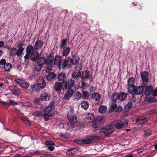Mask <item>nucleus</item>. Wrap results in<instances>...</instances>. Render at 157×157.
I'll return each instance as SVG.
<instances>
[{"label": "nucleus", "mask_w": 157, "mask_h": 157, "mask_svg": "<svg viewBox=\"0 0 157 157\" xmlns=\"http://www.w3.org/2000/svg\"><path fill=\"white\" fill-rule=\"evenodd\" d=\"M49 106L51 108V110H53L55 108V102L54 101H52L49 104Z\"/></svg>", "instance_id": "57"}, {"label": "nucleus", "mask_w": 157, "mask_h": 157, "mask_svg": "<svg viewBox=\"0 0 157 157\" xmlns=\"http://www.w3.org/2000/svg\"><path fill=\"white\" fill-rule=\"evenodd\" d=\"M91 78L90 75L89 71L88 70H86L81 73V79L82 80H86Z\"/></svg>", "instance_id": "11"}, {"label": "nucleus", "mask_w": 157, "mask_h": 157, "mask_svg": "<svg viewBox=\"0 0 157 157\" xmlns=\"http://www.w3.org/2000/svg\"><path fill=\"white\" fill-rule=\"evenodd\" d=\"M63 83L62 82H56L54 85V88L55 91L58 93H60L61 91L63 88Z\"/></svg>", "instance_id": "7"}, {"label": "nucleus", "mask_w": 157, "mask_h": 157, "mask_svg": "<svg viewBox=\"0 0 157 157\" xmlns=\"http://www.w3.org/2000/svg\"><path fill=\"white\" fill-rule=\"evenodd\" d=\"M3 65H4V68L6 71H9L12 68V65L10 63H6V61L5 59V62Z\"/></svg>", "instance_id": "23"}, {"label": "nucleus", "mask_w": 157, "mask_h": 157, "mask_svg": "<svg viewBox=\"0 0 157 157\" xmlns=\"http://www.w3.org/2000/svg\"><path fill=\"white\" fill-rule=\"evenodd\" d=\"M67 62V64H68V66H67V67H70L71 65L73 64V59L72 58L69 57L67 58L66 59Z\"/></svg>", "instance_id": "35"}, {"label": "nucleus", "mask_w": 157, "mask_h": 157, "mask_svg": "<svg viewBox=\"0 0 157 157\" xmlns=\"http://www.w3.org/2000/svg\"><path fill=\"white\" fill-rule=\"evenodd\" d=\"M37 75V72H32L30 75V77L31 78H35V77H36Z\"/></svg>", "instance_id": "56"}, {"label": "nucleus", "mask_w": 157, "mask_h": 157, "mask_svg": "<svg viewBox=\"0 0 157 157\" xmlns=\"http://www.w3.org/2000/svg\"><path fill=\"white\" fill-rule=\"evenodd\" d=\"M147 113L149 115H152L154 114L157 113V108L150 109L147 111Z\"/></svg>", "instance_id": "41"}, {"label": "nucleus", "mask_w": 157, "mask_h": 157, "mask_svg": "<svg viewBox=\"0 0 157 157\" xmlns=\"http://www.w3.org/2000/svg\"><path fill=\"white\" fill-rule=\"evenodd\" d=\"M43 116H44V120L45 121H47L49 120V116H48V113H44L43 114Z\"/></svg>", "instance_id": "61"}, {"label": "nucleus", "mask_w": 157, "mask_h": 157, "mask_svg": "<svg viewBox=\"0 0 157 157\" xmlns=\"http://www.w3.org/2000/svg\"><path fill=\"white\" fill-rule=\"evenodd\" d=\"M41 65L40 64H37V65H35V69L36 71H40L41 69Z\"/></svg>", "instance_id": "54"}, {"label": "nucleus", "mask_w": 157, "mask_h": 157, "mask_svg": "<svg viewBox=\"0 0 157 157\" xmlns=\"http://www.w3.org/2000/svg\"><path fill=\"white\" fill-rule=\"evenodd\" d=\"M76 122H69L67 123H65V126L66 128L68 130H72L73 129L74 123H75Z\"/></svg>", "instance_id": "21"}, {"label": "nucleus", "mask_w": 157, "mask_h": 157, "mask_svg": "<svg viewBox=\"0 0 157 157\" xmlns=\"http://www.w3.org/2000/svg\"><path fill=\"white\" fill-rule=\"evenodd\" d=\"M82 97V94L80 92L77 91L74 95L73 99L74 101H78Z\"/></svg>", "instance_id": "26"}, {"label": "nucleus", "mask_w": 157, "mask_h": 157, "mask_svg": "<svg viewBox=\"0 0 157 157\" xmlns=\"http://www.w3.org/2000/svg\"><path fill=\"white\" fill-rule=\"evenodd\" d=\"M37 64H40L41 65V67H42L43 65L44 64L45 58L44 57H39L37 58Z\"/></svg>", "instance_id": "32"}, {"label": "nucleus", "mask_w": 157, "mask_h": 157, "mask_svg": "<svg viewBox=\"0 0 157 157\" xmlns=\"http://www.w3.org/2000/svg\"><path fill=\"white\" fill-rule=\"evenodd\" d=\"M51 108L50 107V105H48V106H47L45 109L43 110V112H48L50 113L52 111Z\"/></svg>", "instance_id": "55"}, {"label": "nucleus", "mask_w": 157, "mask_h": 157, "mask_svg": "<svg viewBox=\"0 0 157 157\" xmlns=\"http://www.w3.org/2000/svg\"><path fill=\"white\" fill-rule=\"evenodd\" d=\"M141 76L143 81L147 82L148 79V74L147 72H144L141 74Z\"/></svg>", "instance_id": "22"}, {"label": "nucleus", "mask_w": 157, "mask_h": 157, "mask_svg": "<svg viewBox=\"0 0 157 157\" xmlns=\"http://www.w3.org/2000/svg\"><path fill=\"white\" fill-rule=\"evenodd\" d=\"M56 74L53 72H51L49 73L46 76V78L48 80L52 81L56 77Z\"/></svg>", "instance_id": "25"}, {"label": "nucleus", "mask_w": 157, "mask_h": 157, "mask_svg": "<svg viewBox=\"0 0 157 157\" xmlns=\"http://www.w3.org/2000/svg\"><path fill=\"white\" fill-rule=\"evenodd\" d=\"M107 107L105 106H101L99 108V112L101 113H104L107 111Z\"/></svg>", "instance_id": "36"}, {"label": "nucleus", "mask_w": 157, "mask_h": 157, "mask_svg": "<svg viewBox=\"0 0 157 157\" xmlns=\"http://www.w3.org/2000/svg\"><path fill=\"white\" fill-rule=\"evenodd\" d=\"M78 149L77 147L73 148L67 150L66 152L67 155H71V154H75L77 153Z\"/></svg>", "instance_id": "24"}, {"label": "nucleus", "mask_w": 157, "mask_h": 157, "mask_svg": "<svg viewBox=\"0 0 157 157\" xmlns=\"http://www.w3.org/2000/svg\"><path fill=\"white\" fill-rule=\"evenodd\" d=\"M78 126H79L80 128H83L85 127L86 126L85 124L82 122L78 123Z\"/></svg>", "instance_id": "60"}, {"label": "nucleus", "mask_w": 157, "mask_h": 157, "mask_svg": "<svg viewBox=\"0 0 157 157\" xmlns=\"http://www.w3.org/2000/svg\"><path fill=\"white\" fill-rule=\"evenodd\" d=\"M70 50L69 46H65L63 48V56H67L70 52Z\"/></svg>", "instance_id": "27"}, {"label": "nucleus", "mask_w": 157, "mask_h": 157, "mask_svg": "<svg viewBox=\"0 0 157 157\" xmlns=\"http://www.w3.org/2000/svg\"><path fill=\"white\" fill-rule=\"evenodd\" d=\"M82 97L83 99H88L89 96V94L86 91H83L82 92Z\"/></svg>", "instance_id": "38"}, {"label": "nucleus", "mask_w": 157, "mask_h": 157, "mask_svg": "<svg viewBox=\"0 0 157 157\" xmlns=\"http://www.w3.org/2000/svg\"><path fill=\"white\" fill-rule=\"evenodd\" d=\"M35 49L34 46L30 45L27 46L26 48V54L24 56L25 59H29L33 51Z\"/></svg>", "instance_id": "5"}, {"label": "nucleus", "mask_w": 157, "mask_h": 157, "mask_svg": "<svg viewBox=\"0 0 157 157\" xmlns=\"http://www.w3.org/2000/svg\"><path fill=\"white\" fill-rule=\"evenodd\" d=\"M71 76L74 79L78 80L80 77L81 78V71L80 70H76L75 72H73Z\"/></svg>", "instance_id": "14"}, {"label": "nucleus", "mask_w": 157, "mask_h": 157, "mask_svg": "<svg viewBox=\"0 0 157 157\" xmlns=\"http://www.w3.org/2000/svg\"><path fill=\"white\" fill-rule=\"evenodd\" d=\"M112 101L113 102L112 104L116 103L117 99L119 100V93L115 92L113 93L111 97Z\"/></svg>", "instance_id": "17"}, {"label": "nucleus", "mask_w": 157, "mask_h": 157, "mask_svg": "<svg viewBox=\"0 0 157 157\" xmlns=\"http://www.w3.org/2000/svg\"><path fill=\"white\" fill-rule=\"evenodd\" d=\"M117 104L116 103L112 104L111 109L113 111H114L116 112H120L122 110V108L121 106H117Z\"/></svg>", "instance_id": "13"}, {"label": "nucleus", "mask_w": 157, "mask_h": 157, "mask_svg": "<svg viewBox=\"0 0 157 157\" xmlns=\"http://www.w3.org/2000/svg\"><path fill=\"white\" fill-rule=\"evenodd\" d=\"M44 44L43 41L40 40H37L35 42V44L34 45V49L35 50H38L39 48H41L42 47Z\"/></svg>", "instance_id": "19"}, {"label": "nucleus", "mask_w": 157, "mask_h": 157, "mask_svg": "<svg viewBox=\"0 0 157 157\" xmlns=\"http://www.w3.org/2000/svg\"><path fill=\"white\" fill-rule=\"evenodd\" d=\"M89 105L90 104L89 102L86 101H83L81 104V107L83 108L85 110L88 109Z\"/></svg>", "instance_id": "30"}, {"label": "nucleus", "mask_w": 157, "mask_h": 157, "mask_svg": "<svg viewBox=\"0 0 157 157\" xmlns=\"http://www.w3.org/2000/svg\"><path fill=\"white\" fill-rule=\"evenodd\" d=\"M62 83L65 89H72L75 85V81L72 79H67L65 81L62 82Z\"/></svg>", "instance_id": "3"}, {"label": "nucleus", "mask_w": 157, "mask_h": 157, "mask_svg": "<svg viewBox=\"0 0 157 157\" xmlns=\"http://www.w3.org/2000/svg\"><path fill=\"white\" fill-rule=\"evenodd\" d=\"M62 59V57L61 56H59L58 55H56L55 56V57L54 59V61L55 63H57V62H58L59 63L60 60L61 59Z\"/></svg>", "instance_id": "51"}, {"label": "nucleus", "mask_w": 157, "mask_h": 157, "mask_svg": "<svg viewBox=\"0 0 157 157\" xmlns=\"http://www.w3.org/2000/svg\"><path fill=\"white\" fill-rule=\"evenodd\" d=\"M54 56H51L50 55L47 59L45 58L44 64L47 66L46 71L49 72L52 70L53 67V61L54 60Z\"/></svg>", "instance_id": "1"}, {"label": "nucleus", "mask_w": 157, "mask_h": 157, "mask_svg": "<svg viewBox=\"0 0 157 157\" xmlns=\"http://www.w3.org/2000/svg\"><path fill=\"white\" fill-rule=\"evenodd\" d=\"M91 97L92 99L94 100L98 101L100 99L101 96L99 93L94 92L92 94Z\"/></svg>", "instance_id": "28"}, {"label": "nucleus", "mask_w": 157, "mask_h": 157, "mask_svg": "<svg viewBox=\"0 0 157 157\" xmlns=\"http://www.w3.org/2000/svg\"><path fill=\"white\" fill-rule=\"evenodd\" d=\"M114 126L116 128L121 129L123 127V123H122V122L120 121L119 123L115 124Z\"/></svg>", "instance_id": "44"}, {"label": "nucleus", "mask_w": 157, "mask_h": 157, "mask_svg": "<svg viewBox=\"0 0 157 157\" xmlns=\"http://www.w3.org/2000/svg\"><path fill=\"white\" fill-rule=\"evenodd\" d=\"M39 55L37 51H33L31 54L30 57V59L33 62L37 61V58H38Z\"/></svg>", "instance_id": "9"}, {"label": "nucleus", "mask_w": 157, "mask_h": 157, "mask_svg": "<svg viewBox=\"0 0 157 157\" xmlns=\"http://www.w3.org/2000/svg\"><path fill=\"white\" fill-rule=\"evenodd\" d=\"M18 50L16 51V55L18 56H20L22 53L24 49V48L23 47H19L18 45Z\"/></svg>", "instance_id": "40"}, {"label": "nucleus", "mask_w": 157, "mask_h": 157, "mask_svg": "<svg viewBox=\"0 0 157 157\" xmlns=\"http://www.w3.org/2000/svg\"><path fill=\"white\" fill-rule=\"evenodd\" d=\"M82 143L86 144H90V143H91V141L90 137V135L87 136L86 139L82 140Z\"/></svg>", "instance_id": "45"}, {"label": "nucleus", "mask_w": 157, "mask_h": 157, "mask_svg": "<svg viewBox=\"0 0 157 157\" xmlns=\"http://www.w3.org/2000/svg\"><path fill=\"white\" fill-rule=\"evenodd\" d=\"M100 132L104 133L105 136H108L113 133V131L112 129L108 127L103 128L101 129Z\"/></svg>", "instance_id": "12"}, {"label": "nucleus", "mask_w": 157, "mask_h": 157, "mask_svg": "<svg viewBox=\"0 0 157 157\" xmlns=\"http://www.w3.org/2000/svg\"><path fill=\"white\" fill-rule=\"evenodd\" d=\"M51 98L50 94H48L46 92H44L42 94L39 98H36L34 100V103H40L41 101H48Z\"/></svg>", "instance_id": "2"}, {"label": "nucleus", "mask_w": 157, "mask_h": 157, "mask_svg": "<svg viewBox=\"0 0 157 157\" xmlns=\"http://www.w3.org/2000/svg\"><path fill=\"white\" fill-rule=\"evenodd\" d=\"M67 43V40L66 39H63L61 40V48L63 47Z\"/></svg>", "instance_id": "59"}, {"label": "nucleus", "mask_w": 157, "mask_h": 157, "mask_svg": "<svg viewBox=\"0 0 157 157\" xmlns=\"http://www.w3.org/2000/svg\"><path fill=\"white\" fill-rule=\"evenodd\" d=\"M128 92L129 94L134 93V90L135 89V86H132V85H128Z\"/></svg>", "instance_id": "39"}, {"label": "nucleus", "mask_w": 157, "mask_h": 157, "mask_svg": "<svg viewBox=\"0 0 157 157\" xmlns=\"http://www.w3.org/2000/svg\"><path fill=\"white\" fill-rule=\"evenodd\" d=\"M135 78H130L128 80V85L131 86H135L134 83L135 82Z\"/></svg>", "instance_id": "42"}, {"label": "nucleus", "mask_w": 157, "mask_h": 157, "mask_svg": "<svg viewBox=\"0 0 157 157\" xmlns=\"http://www.w3.org/2000/svg\"><path fill=\"white\" fill-rule=\"evenodd\" d=\"M136 100V98H134V97H132L131 98V101H130L128 102V103H127L126 106H125V109H130V108H131L133 105L132 101H133V102H135V101Z\"/></svg>", "instance_id": "33"}, {"label": "nucleus", "mask_w": 157, "mask_h": 157, "mask_svg": "<svg viewBox=\"0 0 157 157\" xmlns=\"http://www.w3.org/2000/svg\"><path fill=\"white\" fill-rule=\"evenodd\" d=\"M67 78V77L66 73H63V72H60L57 76V78L59 81L63 82V81H65V79Z\"/></svg>", "instance_id": "15"}, {"label": "nucleus", "mask_w": 157, "mask_h": 157, "mask_svg": "<svg viewBox=\"0 0 157 157\" xmlns=\"http://www.w3.org/2000/svg\"><path fill=\"white\" fill-rule=\"evenodd\" d=\"M152 86L149 85L146 87L145 90L144 91V94L147 96H149L151 94L152 95Z\"/></svg>", "instance_id": "16"}, {"label": "nucleus", "mask_w": 157, "mask_h": 157, "mask_svg": "<svg viewBox=\"0 0 157 157\" xmlns=\"http://www.w3.org/2000/svg\"><path fill=\"white\" fill-rule=\"evenodd\" d=\"M147 122L145 117H139L136 119V122L140 124H146Z\"/></svg>", "instance_id": "18"}, {"label": "nucleus", "mask_w": 157, "mask_h": 157, "mask_svg": "<svg viewBox=\"0 0 157 157\" xmlns=\"http://www.w3.org/2000/svg\"><path fill=\"white\" fill-rule=\"evenodd\" d=\"M80 60V58L78 56H76L75 59H73V65H76L78 64Z\"/></svg>", "instance_id": "50"}, {"label": "nucleus", "mask_w": 157, "mask_h": 157, "mask_svg": "<svg viewBox=\"0 0 157 157\" xmlns=\"http://www.w3.org/2000/svg\"><path fill=\"white\" fill-rule=\"evenodd\" d=\"M152 130L150 129H147L144 131V137H147L148 136H150L152 134Z\"/></svg>", "instance_id": "37"}, {"label": "nucleus", "mask_w": 157, "mask_h": 157, "mask_svg": "<svg viewBox=\"0 0 157 157\" xmlns=\"http://www.w3.org/2000/svg\"><path fill=\"white\" fill-rule=\"evenodd\" d=\"M38 85L39 87L42 88L45 87L46 85V82L44 79H40L38 81Z\"/></svg>", "instance_id": "20"}, {"label": "nucleus", "mask_w": 157, "mask_h": 157, "mask_svg": "<svg viewBox=\"0 0 157 157\" xmlns=\"http://www.w3.org/2000/svg\"><path fill=\"white\" fill-rule=\"evenodd\" d=\"M31 88L33 91H37L39 89L38 83L33 84L31 86Z\"/></svg>", "instance_id": "46"}, {"label": "nucleus", "mask_w": 157, "mask_h": 157, "mask_svg": "<svg viewBox=\"0 0 157 157\" xmlns=\"http://www.w3.org/2000/svg\"><path fill=\"white\" fill-rule=\"evenodd\" d=\"M45 144L48 146H50L54 145H55V144L53 141H52V140H47L45 142Z\"/></svg>", "instance_id": "52"}, {"label": "nucleus", "mask_w": 157, "mask_h": 157, "mask_svg": "<svg viewBox=\"0 0 157 157\" xmlns=\"http://www.w3.org/2000/svg\"><path fill=\"white\" fill-rule=\"evenodd\" d=\"M152 96L155 97L157 96V87H156L154 90H153L152 87Z\"/></svg>", "instance_id": "58"}, {"label": "nucleus", "mask_w": 157, "mask_h": 157, "mask_svg": "<svg viewBox=\"0 0 157 157\" xmlns=\"http://www.w3.org/2000/svg\"><path fill=\"white\" fill-rule=\"evenodd\" d=\"M127 95H129V94L124 93V92H121V93H119V100L120 101L125 100Z\"/></svg>", "instance_id": "29"}, {"label": "nucleus", "mask_w": 157, "mask_h": 157, "mask_svg": "<svg viewBox=\"0 0 157 157\" xmlns=\"http://www.w3.org/2000/svg\"><path fill=\"white\" fill-rule=\"evenodd\" d=\"M8 48V50H9V53L10 56H13L16 55L17 48H11L10 46H7Z\"/></svg>", "instance_id": "31"}, {"label": "nucleus", "mask_w": 157, "mask_h": 157, "mask_svg": "<svg viewBox=\"0 0 157 157\" xmlns=\"http://www.w3.org/2000/svg\"><path fill=\"white\" fill-rule=\"evenodd\" d=\"M33 115L34 116H43L42 112L40 111H36L33 113Z\"/></svg>", "instance_id": "48"}, {"label": "nucleus", "mask_w": 157, "mask_h": 157, "mask_svg": "<svg viewBox=\"0 0 157 157\" xmlns=\"http://www.w3.org/2000/svg\"><path fill=\"white\" fill-rule=\"evenodd\" d=\"M96 119L98 124H102L103 122V120L102 117H97Z\"/></svg>", "instance_id": "53"}, {"label": "nucleus", "mask_w": 157, "mask_h": 157, "mask_svg": "<svg viewBox=\"0 0 157 157\" xmlns=\"http://www.w3.org/2000/svg\"><path fill=\"white\" fill-rule=\"evenodd\" d=\"M147 84V83L145 84L144 83L143 86H138L136 87L135 86V89L134 90V93L136 95H140L143 93L144 91V87Z\"/></svg>", "instance_id": "6"}, {"label": "nucleus", "mask_w": 157, "mask_h": 157, "mask_svg": "<svg viewBox=\"0 0 157 157\" xmlns=\"http://www.w3.org/2000/svg\"><path fill=\"white\" fill-rule=\"evenodd\" d=\"M68 64H67L66 59H61L58 64V67L59 69H64L67 68Z\"/></svg>", "instance_id": "8"}, {"label": "nucleus", "mask_w": 157, "mask_h": 157, "mask_svg": "<svg viewBox=\"0 0 157 157\" xmlns=\"http://www.w3.org/2000/svg\"><path fill=\"white\" fill-rule=\"evenodd\" d=\"M74 109L71 108L70 110L68 112L67 118L71 122H76L77 117L73 114Z\"/></svg>", "instance_id": "4"}, {"label": "nucleus", "mask_w": 157, "mask_h": 157, "mask_svg": "<svg viewBox=\"0 0 157 157\" xmlns=\"http://www.w3.org/2000/svg\"><path fill=\"white\" fill-rule=\"evenodd\" d=\"M9 102L10 104H12L13 105H17L18 103L17 102L15 101L12 100V99H9Z\"/></svg>", "instance_id": "62"}, {"label": "nucleus", "mask_w": 157, "mask_h": 157, "mask_svg": "<svg viewBox=\"0 0 157 157\" xmlns=\"http://www.w3.org/2000/svg\"><path fill=\"white\" fill-rule=\"evenodd\" d=\"M74 142H75V143H77V144H81L82 143H83V140H80L75 139L74 140Z\"/></svg>", "instance_id": "64"}, {"label": "nucleus", "mask_w": 157, "mask_h": 157, "mask_svg": "<svg viewBox=\"0 0 157 157\" xmlns=\"http://www.w3.org/2000/svg\"><path fill=\"white\" fill-rule=\"evenodd\" d=\"M87 118L88 119L93 120L94 119V116L93 113H89L87 115Z\"/></svg>", "instance_id": "49"}, {"label": "nucleus", "mask_w": 157, "mask_h": 157, "mask_svg": "<svg viewBox=\"0 0 157 157\" xmlns=\"http://www.w3.org/2000/svg\"><path fill=\"white\" fill-rule=\"evenodd\" d=\"M74 93L73 89H68L64 95V98L65 99L68 100L72 97Z\"/></svg>", "instance_id": "10"}, {"label": "nucleus", "mask_w": 157, "mask_h": 157, "mask_svg": "<svg viewBox=\"0 0 157 157\" xmlns=\"http://www.w3.org/2000/svg\"><path fill=\"white\" fill-rule=\"evenodd\" d=\"M156 98H155V97H150L148 99L149 102H152L153 101H156Z\"/></svg>", "instance_id": "63"}, {"label": "nucleus", "mask_w": 157, "mask_h": 157, "mask_svg": "<svg viewBox=\"0 0 157 157\" xmlns=\"http://www.w3.org/2000/svg\"><path fill=\"white\" fill-rule=\"evenodd\" d=\"M90 140H91V143L92 142L93 140L98 139L100 138L99 136L96 134H91L90 135Z\"/></svg>", "instance_id": "43"}, {"label": "nucleus", "mask_w": 157, "mask_h": 157, "mask_svg": "<svg viewBox=\"0 0 157 157\" xmlns=\"http://www.w3.org/2000/svg\"><path fill=\"white\" fill-rule=\"evenodd\" d=\"M16 81L19 84H20L21 86L22 87L25 88V89H27L30 85L29 83V82H23L19 83L18 81H17V80Z\"/></svg>", "instance_id": "34"}, {"label": "nucleus", "mask_w": 157, "mask_h": 157, "mask_svg": "<svg viewBox=\"0 0 157 157\" xmlns=\"http://www.w3.org/2000/svg\"><path fill=\"white\" fill-rule=\"evenodd\" d=\"M92 127L94 129V131H96L97 130L98 128V123L97 119L96 120L93 121L92 124Z\"/></svg>", "instance_id": "47"}]
</instances>
